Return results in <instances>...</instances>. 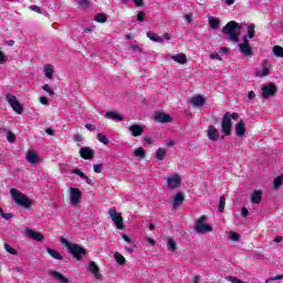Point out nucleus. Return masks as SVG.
<instances>
[{"mask_svg": "<svg viewBox=\"0 0 283 283\" xmlns=\"http://www.w3.org/2000/svg\"><path fill=\"white\" fill-rule=\"evenodd\" d=\"M222 33L227 34L230 41L238 43L240 41L239 36L242 33V25L235 21H230L223 27Z\"/></svg>", "mask_w": 283, "mask_h": 283, "instance_id": "1", "label": "nucleus"}, {"mask_svg": "<svg viewBox=\"0 0 283 283\" xmlns=\"http://www.w3.org/2000/svg\"><path fill=\"white\" fill-rule=\"evenodd\" d=\"M61 244L66 247L70 254L73 255L75 258V260H77V261L83 260V255H86V253H87V251L83 247H81L76 243H71L65 238L61 239Z\"/></svg>", "mask_w": 283, "mask_h": 283, "instance_id": "2", "label": "nucleus"}, {"mask_svg": "<svg viewBox=\"0 0 283 283\" xmlns=\"http://www.w3.org/2000/svg\"><path fill=\"white\" fill-rule=\"evenodd\" d=\"M10 193L13 202H15L18 207H23L24 209H30L32 207V200L17 188H11Z\"/></svg>", "mask_w": 283, "mask_h": 283, "instance_id": "3", "label": "nucleus"}, {"mask_svg": "<svg viewBox=\"0 0 283 283\" xmlns=\"http://www.w3.org/2000/svg\"><path fill=\"white\" fill-rule=\"evenodd\" d=\"M239 115L238 113H226L223 115L222 122H221V132L224 134V136H231V127L232 123L231 120H238Z\"/></svg>", "mask_w": 283, "mask_h": 283, "instance_id": "4", "label": "nucleus"}, {"mask_svg": "<svg viewBox=\"0 0 283 283\" xmlns=\"http://www.w3.org/2000/svg\"><path fill=\"white\" fill-rule=\"evenodd\" d=\"M207 220H209V217L207 216H201L196 220L193 229L197 233L205 235V233H211V231H213V228L207 222Z\"/></svg>", "mask_w": 283, "mask_h": 283, "instance_id": "5", "label": "nucleus"}, {"mask_svg": "<svg viewBox=\"0 0 283 283\" xmlns=\"http://www.w3.org/2000/svg\"><path fill=\"white\" fill-rule=\"evenodd\" d=\"M271 70H273V64H271V61L264 60L261 66L255 70L254 76H256V78H264V76L271 74Z\"/></svg>", "mask_w": 283, "mask_h": 283, "instance_id": "6", "label": "nucleus"}, {"mask_svg": "<svg viewBox=\"0 0 283 283\" xmlns=\"http://www.w3.org/2000/svg\"><path fill=\"white\" fill-rule=\"evenodd\" d=\"M108 216L111 220H113L116 229H118L119 231H123V229H125V224H123V216H120V213H118L115 208L108 210Z\"/></svg>", "mask_w": 283, "mask_h": 283, "instance_id": "7", "label": "nucleus"}, {"mask_svg": "<svg viewBox=\"0 0 283 283\" xmlns=\"http://www.w3.org/2000/svg\"><path fill=\"white\" fill-rule=\"evenodd\" d=\"M6 101L12 107L13 112H15V114H23V106H21V103L19 102L17 96L12 94H7Z\"/></svg>", "mask_w": 283, "mask_h": 283, "instance_id": "8", "label": "nucleus"}, {"mask_svg": "<svg viewBox=\"0 0 283 283\" xmlns=\"http://www.w3.org/2000/svg\"><path fill=\"white\" fill-rule=\"evenodd\" d=\"M182 182V178L178 174L169 175L167 177L168 189H178Z\"/></svg>", "mask_w": 283, "mask_h": 283, "instance_id": "9", "label": "nucleus"}, {"mask_svg": "<svg viewBox=\"0 0 283 283\" xmlns=\"http://www.w3.org/2000/svg\"><path fill=\"white\" fill-rule=\"evenodd\" d=\"M239 52L243 54V56H253V48H251V43L247 38H243V42L238 44Z\"/></svg>", "mask_w": 283, "mask_h": 283, "instance_id": "10", "label": "nucleus"}, {"mask_svg": "<svg viewBox=\"0 0 283 283\" xmlns=\"http://www.w3.org/2000/svg\"><path fill=\"white\" fill-rule=\"evenodd\" d=\"M277 92V87L273 83H269L262 86V97L263 98H271V96H275Z\"/></svg>", "mask_w": 283, "mask_h": 283, "instance_id": "11", "label": "nucleus"}, {"mask_svg": "<svg viewBox=\"0 0 283 283\" xmlns=\"http://www.w3.org/2000/svg\"><path fill=\"white\" fill-rule=\"evenodd\" d=\"M70 198H71V205L73 207H76L78 202H81V198H83V192L78 188H71L70 189Z\"/></svg>", "mask_w": 283, "mask_h": 283, "instance_id": "12", "label": "nucleus"}, {"mask_svg": "<svg viewBox=\"0 0 283 283\" xmlns=\"http://www.w3.org/2000/svg\"><path fill=\"white\" fill-rule=\"evenodd\" d=\"M24 234L27 235V238L35 240V242H43V240H45V237L41 232H36L28 227L24 229Z\"/></svg>", "mask_w": 283, "mask_h": 283, "instance_id": "13", "label": "nucleus"}, {"mask_svg": "<svg viewBox=\"0 0 283 283\" xmlns=\"http://www.w3.org/2000/svg\"><path fill=\"white\" fill-rule=\"evenodd\" d=\"M87 272L92 273V275H93V277H95V280H102V277H103V274H101V268H98V265L94 261H91L88 263Z\"/></svg>", "mask_w": 283, "mask_h": 283, "instance_id": "14", "label": "nucleus"}, {"mask_svg": "<svg viewBox=\"0 0 283 283\" xmlns=\"http://www.w3.org/2000/svg\"><path fill=\"white\" fill-rule=\"evenodd\" d=\"M207 136L209 140H212V143H216L218 138H220V130H218L216 126H209L207 129Z\"/></svg>", "mask_w": 283, "mask_h": 283, "instance_id": "15", "label": "nucleus"}, {"mask_svg": "<svg viewBox=\"0 0 283 283\" xmlns=\"http://www.w3.org/2000/svg\"><path fill=\"white\" fill-rule=\"evenodd\" d=\"M80 156L84 160H92L94 158V150L90 147H82L80 149Z\"/></svg>", "mask_w": 283, "mask_h": 283, "instance_id": "16", "label": "nucleus"}, {"mask_svg": "<svg viewBox=\"0 0 283 283\" xmlns=\"http://www.w3.org/2000/svg\"><path fill=\"white\" fill-rule=\"evenodd\" d=\"M208 23L211 30H220V25H222L220 19L214 18L213 15H208Z\"/></svg>", "mask_w": 283, "mask_h": 283, "instance_id": "17", "label": "nucleus"}, {"mask_svg": "<svg viewBox=\"0 0 283 283\" xmlns=\"http://www.w3.org/2000/svg\"><path fill=\"white\" fill-rule=\"evenodd\" d=\"M245 133H247V124L244 123V120L241 119L235 125V134L237 136H239V138H242V136H244Z\"/></svg>", "mask_w": 283, "mask_h": 283, "instance_id": "18", "label": "nucleus"}, {"mask_svg": "<svg viewBox=\"0 0 283 283\" xmlns=\"http://www.w3.org/2000/svg\"><path fill=\"white\" fill-rule=\"evenodd\" d=\"M128 129L133 134V136L138 137L143 136V132H145V126L134 124L129 126Z\"/></svg>", "mask_w": 283, "mask_h": 283, "instance_id": "19", "label": "nucleus"}, {"mask_svg": "<svg viewBox=\"0 0 283 283\" xmlns=\"http://www.w3.org/2000/svg\"><path fill=\"white\" fill-rule=\"evenodd\" d=\"M167 250L171 253H178V243L176 242V239L168 238L166 241Z\"/></svg>", "mask_w": 283, "mask_h": 283, "instance_id": "20", "label": "nucleus"}, {"mask_svg": "<svg viewBox=\"0 0 283 283\" xmlns=\"http://www.w3.org/2000/svg\"><path fill=\"white\" fill-rule=\"evenodd\" d=\"M155 120L157 123H171V115L165 113H156Z\"/></svg>", "mask_w": 283, "mask_h": 283, "instance_id": "21", "label": "nucleus"}, {"mask_svg": "<svg viewBox=\"0 0 283 283\" xmlns=\"http://www.w3.org/2000/svg\"><path fill=\"white\" fill-rule=\"evenodd\" d=\"M44 76L49 78V81H52L54 78V65L52 64H45L43 66Z\"/></svg>", "mask_w": 283, "mask_h": 283, "instance_id": "22", "label": "nucleus"}, {"mask_svg": "<svg viewBox=\"0 0 283 283\" xmlns=\"http://www.w3.org/2000/svg\"><path fill=\"white\" fill-rule=\"evenodd\" d=\"M50 275L57 280L61 283H70V279L64 276L61 272H56L54 270L50 271Z\"/></svg>", "mask_w": 283, "mask_h": 283, "instance_id": "23", "label": "nucleus"}, {"mask_svg": "<svg viewBox=\"0 0 283 283\" xmlns=\"http://www.w3.org/2000/svg\"><path fill=\"white\" fill-rule=\"evenodd\" d=\"M190 103L193 105V107H202V105L207 103V99H205L202 95H196L191 97Z\"/></svg>", "mask_w": 283, "mask_h": 283, "instance_id": "24", "label": "nucleus"}, {"mask_svg": "<svg viewBox=\"0 0 283 283\" xmlns=\"http://www.w3.org/2000/svg\"><path fill=\"white\" fill-rule=\"evenodd\" d=\"M171 61L179 63V65H185L187 63V55L185 53H178L176 55H170Z\"/></svg>", "mask_w": 283, "mask_h": 283, "instance_id": "25", "label": "nucleus"}, {"mask_svg": "<svg viewBox=\"0 0 283 283\" xmlns=\"http://www.w3.org/2000/svg\"><path fill=\"white\" fill-rule=\"evenodd\" d=\"M262 190H254L251 195L252 205H260L262 202Z\"/></svg>", "mask_w": 283, "mask_h": 283, "instance_id": "26", "label": "nucleus"}, {"mask_svg": "<svg viewBox=\"0 0 283 283\" xmlns=\"http://www.w3.org/2000/svg\"><path fill=\"white\" fill-rule=\"evenodd\" d=\"M182 202H185V196L182 195V192H178L172 199L174 209H178V207H180Z\"/></svg>", "mask_w": 283, "mask_h": 283, "instance_id": "27", "label": "nucleus"}, {"mask_svg": "<svg viewBox=\"0 0 283 283\" xmlns=\"http://www.w3.org/2000/svg\"><path fill=\"white\" fill-rule=\"evenodd\" d=\"M27 160L28 163H31V165H36V163H39L41 159L39 158V155L34 153V150H29L27 154Z\"/></svg>", "mask_w": 283, "mask_h": 283, "instance_id": "28", "label": "nucleus"}, {"mask_svg": "<svg viewBox=\"0 0 283 283\" xmlns=\"http://www.w3.org/2000/svg\"><path fill=\"white\" fill-rule=\"evenodd\" d=\"M105 118H109L111 120H124L123 115L116 113V112H107L105 114Z\"/></svg>", "mask_w": 283, "mask_h": 283, "instance_id": "29", "label": "nucleus"}, {"mask_svg": "<svg viewBox=\"0 0 283 283\" xmlns=\"http://www.w3.org/2000/svg\"><path fill=\"white\" fill-rule=\"evenodd\" d=\"M146 36H148L150 41H154V43H163V38L153 31H148Z\"/></svg>", "mask_w": 283, "mask_h": 283, "instance_id": "30", "label": "nucleus"}, {"mask_svg": "<svg viewBox=\"0 0 283 283\" xmlns=\"http://www.w3.org/2000/svg\"><path fill=\"white\" fill-rule=\"evenodd\" d=\"M243 38H247V41H249V39L255 38V24L252 23L248 25V34L244 35Z\"/></svg>", "mask_w": 283, "mask_h": 283, "instance_id": "31", "label": "nucleus"}, {"mask_svg": "<svg viewBox=\"0 0 283 283\" xmlns=\"http://www.w3.org/2000/svg\"><path fill=\"white\" fill-rule=\"evenodd\" d=\"M166 156H167V149L165 148H158L155 153V158L157 160H165Z\"/></svg>", "mask_w": 283, "mask_h": 283, "instance_id": "32", "label": "nucleus"}, {"mask_svg": "<svg viewBox=\"0 0 283 283\" xmlns=\"http://www.w3.org/2000/svg\"><path fill=\"white\" fill-rule=\"evenodd\" d=\"M114 258H115V261L117 262V264H119L120 266H123V264H125L127 262L125 256H123V254H120L118 252L114 253Z\"/></svg>", "mask_w": 283, "mask_h": 283, "instance_id": "33", "label": "nucleus"}, {"mask_svg": "<svg viewBox=\"0 0 283 283\" xmlns=\"http://www.w3.org/2000/svg\"><path fill=\"white\" fill-rule=\"evenodd\" d=\"M274 56L283 59V48L280 45H274L272 50Z\"/></svg>", "mask_w": 283, "mask_h": 283, "instance_id": "34", "label": "nucleus"}, {"mask_svg": "<svg viewBox=\"0 0 283 283\" xmlns=\"http://www.w3.org/2000/svg\"><path fill=\"white\" fill-rule=\"evenodd\" d=\"M46 252L49 253V255H52L54 258V260H63V255H61V253L48 248Z\"/></svg>", "mask_w": 283, "mask_h": 283, "instance_id": "35", "label": "nucleus"}, {"mask_svg": "<svg viewBox=\"0 0 283 283\" xmlns=\"http://www.w3.org/2000/svg\"><path fill=\"white\" fill-rule=\"evenodd\" d=\"M282 182H283V175H280L279 177H276L273 181V187L274 189H279L282 187Z\"/></svg>", "mask_w": 283, "mask_h": 283, "instance_id": "36", "label": "nucleus"}, {"mask_svg": "<svg viewBox=\"0 0 283 283\" xmlns=\"http://www.w3.org/2000/svg\"><path fill=\"white\" fill-rule=\"evenodd\" d=\"M4 250L7 253H10L11 255H19V252H17V250L8 243H4Z\"/></svg>", "mask_w": 283, "mask_h": 283, "instance_id": "37", "label": "nucleus"}, {"mask_svg": "<svg viewBox=\"0 0 283 283\" xmlns=\"http://www.w3.org/2000/svg\"><path fill=\"white\" fill-rule=\"evenodd\" d=\"M95 21L97 23H105V21H107V15H105V13H97L95 15Z\"/></svg>", "mask_w": 283, "mask_h": 283, "instance_id": "38", "label": "nucleus"}, {"mask_svg": "<svg viewBox=\"0 0 283 283\" xmlns=\"http://www.w3.org/2000/svg\"><path fill=\"white\" fill-rule=\"evenodd\" d=\"M97 140L99 143H103V145H109V139L107 138V136L103 135L102 133L97 134Z\"/></svg>", "mask_w": 283, "mask_h": 283, "instance_id": "39", "label": "nucleus"}, {"mask_svg": "<svg viewBox=\"0 0 283 283\" xmlns=\"http://www.w3.org/2000/svg\"><path fill=\"white\" fill-rule=\"evenodd\" d=\"M227 202V199L221 196L219 199V205H218V210L220 211V213H222L224 211V205Z\"/></svg>", "mask_w": 283, "mask_h": 283, "instance_id": "40", "label": "nucleus"}, {"mask_svg": "<svg viewBox=\"0 0 283 283\" xmlns=\"http://www.w3.org/2000/svg\"><path fill=\"white\" fill-rule=\"evenodd\" d=\"M134 155L137 158H145V148L139 147V148L135 149Z\"/></svg>", "mask_w": 283, "mask_h": 283, "instance_id": "41", "label": "nucleus"}, {"mask_svg": "<svg viewBox=\"0 0 283 283\" xmlns=\"http://www.w3.org/2000/svg\"><path fill=\"white\" fill-rule=\"evenodd\" d=\"M90 3H92V0H77V6H80V8H90Z\"/></svg>", "mask_w": 283, "mask_h": 283, "instance_id": "42", "label": "nucleus"}, {"mask_svg": "<svg viewBox=\"0 0 283 283\" xmlns=\"http://www.w3.org/2000/svg\"><path fill=\"white\" fill-rule=\"evenodd\" d=\"M42 90L46 93H49V96H54V90L52 88V86L50 84H44L42 86Z\"/></svg>", "mask_w": 283, "mask_h": 283, "instance_id": "43", "label": "nucleus"}, {"mask_svg": "<svg viewBox=\"0 0 283 283\" xmlns=\"http://www.w3.org/2000/svg\"><path fill=\"white\" fill-rule=\"evenodd\" d=\"M71 174H75V176H78L80 178H82V180L85 178L84 172L78 168L73 169Z\"/></svg>", "mask_w": 283, "mask_h": 283, "instance_id": "44", "label": "nucleus"}, {"mask_svg": "<svg viewBox=\"0 0 283 283\" xmlns=\"http://www.w3.org/2000/svg\"><path fill=\"white\" fill-rule=\"evenodd\" d=\"M7 139H8V143H14V142L17 140V136L13 135L12 132H9V133L7 134Z\"/></svg>", "mask_w": 283, "mask_h": 283, "instance_id": "45", "label": "nucleus"}, {"mask_svg": "<svg viewBox=\"0 0 283 283\" xmlns=\"http://www.w3.org/2000/svg\"><path fill=\"white\" fill-rule=\"evenodd\" d=\"M227 280H228V282H231V283H247V282H243L242 280L234 277V276H228Z\"/></svg>", "mask_w": 283, "mask_h": 283, "instance_id": "46", "label": "nucleus"}, {"mask_svg": "<svg viewBox=\"0 0 283 283\" xmlns=\"http://www.w3.org/2000/svg\"><path fill=\"white\" fill-rule=\"evenodd\" d=\"M8 62V55L3 53V51H0V65H3V63Z\"/></svg>", "mask_w": 283, "mask_h": 283, "instance_id": "47", "label": "nucleus"}, {"mask_svg": "<svg viewBox=\"0 0 283 283\" xmlns=\"http://www.w3.org/2000/svg\"><path fill=\"white\" fill-rule=\"evenodd\" d=\"M93 170L95 174H103V165H101V164L94 165Z\"/></svg>", "mask_w": 283, "mask_h": 283, "instance_id": "48", "label": "nucleus"}, {"mask_svg": "<svg viewBox=\"0 0 283 283\" xmlns=\"http://www.w3.org/2000/svg\"><path fill=\"white\" fill-rule=\"evenodd\" d=\"M210 59L214 61H222V56H220V53H210Z\"/></svg>", "mask_w": 283, "mask_h": 283, "instance_id": "49", "label": "nucleus"}, {"mask_svg": "<svg viewBox=\"0 0 283 283\" xmlns=\"http://www.w3.org/2000/svg\"><path fill=\"white\" fill-rule=\"evenodd\" d=\"M230 240L238 242V240H240V235L235 232H230Z\"/></svg>", "mask_w": 283, "mask_h": 283, "instance_id": "50", "label": "nucleus"}, {"mask_svg": "<svg viewBox=\"0 0 283 283\" xmlns=\"http://www.w3.org/2000/svg\"><path fill=\"white\" fill-rule=\"evenodd\" d=\"M29 10H32V12H36L38 14H41V8H39L38 6L33 4L29 7Z\"/></svg>", "mask_w": 283, "mask_h": 283, "instance_id": "51", "label": "nucleus"}, {"mask_svg": "<svg viewBox=\"0 0 283 283\" xmlns=\"http://www.w3.org/2000/svg\"><path fill=\"white\" fill-rule=\"evenodd\" d=\"M137 21H139V22L145 21V13L143 11H139L137 13Z\"/></svg>", "mask_w": 283, "mask_h": 283, "instance_id": "52", "label": "nucleus"}, {"mask_svg": "<svg viewBox=\"0 0 283 283\" xmlns=\"http://www.w3.org/2000/svg\"><path fill=\"white\" fill-rule=\"evenodd\" d=\"M123 240H125V242H128V244L134 243V239H132V237L127 234H123Z\"/></svg>", "mask_w": 283, "mask_h": 283, "instance_id": "53", "label": "nucleus"}, {"mask_svg": "<svg viewBox=\"0 0 283 283\" xmlns=\"http://www.w3.org/2000/svg\"><path fill=\"white\" fill-rule=\"evenodd\" d=\"M0 216H1V218H4V220H10L12 218V213H6V212H3V210Z\"/></svg>", "mask_w": 283, "mask_h": 283, "instance_id": "54", "label": "nucleus"}, {"mask_svg": "<svg viewBox=\"0 0 283 283\" xmlns=\"http://www.w3.org/2000/svg\"><path fill=\"white\" fill-rule=\"evenodd\" d=\"M85 127L88 129V132H94L96 129V126L93 124H86Z\"/></svg>", "mask_w": 283, "mask_h": 283, "instance_id": "55", "label": "nucleus"}, {"mask_svg": "<svg viewBox=\"0 0 283 283\" xmlns=\"http://www.w3.org/2000/svg\"><path fill=\"white\" fill-rule=\"evenodd\" d=\"M40 103H41L42 105H48V103H49L48 97L41 96V97H40Z\"/></svg>", "mask_w": 283, "mask_h": 283, "instance_id": "56", "label": "nucleus"}, {"mask_svg": "<svg viewBox=\"0 0 283 283\" xmlns=\"http://www.w3.org/2000/svg\"><path fill=\"white\" fill-rule=\"evenodd\" d=\"M248 98H249L250 101H253V98H255V92L250 91V92L248 93Z\"/></svg>", "mask_w": 283, "mask_h": 283, "instance_id": "57", "label": "nucleus"}, {"mask_svg": "<svg viewBox=\"0 0 283 283\" xmlns=\"http://www.w3.org/2000/svg\"><path fill=\"white\" fill-rule=\"evenodd\" d=\"M184 18L186 19V21H188V23H191V21H193L192 14H186Z\"/></svg>", "mask_w": 283, "mask_h": 283, "instance_id": "58", "label": "nucleus"}, {"mask_svg": "<svg viewBox=\"0 0 283 283\" xmlns=\"http://www.w3.org/2000/svg\"><path fill=\"white\" fill-rule=\"evenodd\" d=\"M241 213H242L243 218H247V216H249V210L243 207V208L241 209Z\"/></svg>", "mask_w": 283, "mask_h": 283, "instance_id": "59", "label": "nucleus"}, {"mask_svg": "<svg viewBox=\"0 0 283 283\" xmlns=\"http://www.w3.org/2000/svg\"><path fill=\"white\" fill-rule=\"evenodd\" d=\"M144 142L147 144V145H151L154 143V140L151 139V137H144Z\"/></svg>", "mask_w": 283, "mask_h": 283, "instance_id": "60", "label": "nucleus"}, {"mask_svg": "<svg viewBox=\"0 0 283 283\" xmlns=\"http://www.w3.org/2000/svg\"><path fill=\"white\" fill-rule=\"evenodd\" d=\"M219 52H220V54H229V49L223 46L220 49Z\"/></svg>", "mask_w": 283, "mask_h": 283, "instance_id": "61", "label": "nucleus"}, {"mask_svg": "<svg viewBox=\"0 0 283 283\" xmlns=\"http://www.w3.org/2000/svg\"><path fill=\"white\" fill-rule=\"evenodd\" d=\"M192 283H200V275H195L192 279Z\"/></svg>", "mask_w": 283, "mask_h": 283, "instance_id": "62", "label": "nucleus"}, {"mask_svg": "<svg viewBox=\"0 0 283 283\" xmlns=\"http://www.w3.org/2000/svg\"><path fill=\"white\" fill-rule=\"evenodd\" d=\"M143 3H144V0H135V6L137 8H140V6H143Z\"/></svg>", "mask_w": 283, "mask_h": 283, "instance_id": "63", "label": "nucleus"}, {"mask_svg": "<svg viewBox=\"0 0 283 283\" xmlns=\"http://www.w3.org/2000/svg\"><path fill=\"white\" fill-rule=\"evenodd\" d=\"M133 52H140V46L138 45H133Z\"/></svg>", "mask_w": 283, "mask_h": 283, "instance_id": "64", "label": "nucleus"}]
</instances>
